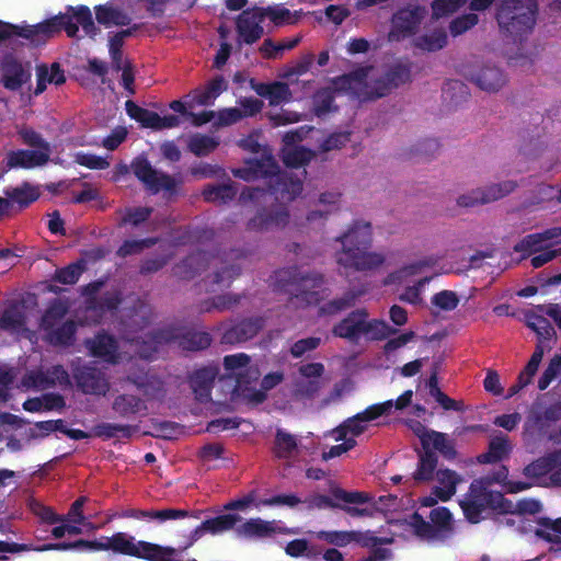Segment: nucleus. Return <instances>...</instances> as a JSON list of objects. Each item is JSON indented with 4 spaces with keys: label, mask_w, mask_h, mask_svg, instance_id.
I'll list each match as a JSON object with an SVG mask.
<instances>
[{
    "label": "nucleus",
    "mask_w": 561,
    "mask_h": 561,
    "mask_svg": "<svg viewBox=\"0 0 561 561\" xmlns=\"http://www.w3.org/2000/svg\"><path fill=\"white\" fill-rule=\"evenodd\" d=\"M112 410L121 419L135 420L139 415H146L148 407L139 396L121 393L113 399Z\"/></svg>",
    "instance_id": "nucleus-24"
},
{
    "label": "nucleus",
    "mask_w": 561,
    "mask_h": 561,
    "mask_svg": "<svg viewBox=\"0 0 561 561\" xmlns=\"http://www.w3.org/2000/svg\"><path fill=\"white\" fill-rule=\"evenodd\" d=\"M273 289L309 305H319L331 291L322 288L325 278L320 272H301L298 266L277 270L272 275Z\"/></svg>",
    "instance_id": "nucleus-3"
},
{
    "label": "nucleus",
    "mask_w": 561,
    "mask_h": 561,
    "mask_svg": "<svg viewBox=\"0 0 561 561\" xmlns=\"http://www.w3.org/2000/svg\"><path fill=\"white\" fill-rule=\"evenodd\" d=\"M447 45V34L444 30H434L414 39V46L425 51H437Z\"/></svg>",
    "instance_id": "nucleus-45"
},
{
    "label": "nucleus",
    "mask_w": 561,
    "mask_h": 561,
    "mask_svg": "<svg viewBox=\"0 0 561 561\" xmlns=\"http://www.w3.org/2000/svg\"><path fill=\"white\" fill-rule=\"evenodd\" d=\"M250 362L251 357L245 353L226 355L224 357V368L227 374L237 377L238 373L245 371L247 368L251 367Z\"/></svg>",
    "instance_id": "nucleus-62"
},
{
    "label": "nucleus",
    "mask_w": 561,
    "mask_h": 561,
    "mask_svg": "<svg viewBox=\"0 0 561 561\" xmlns=\"http://www.w3.org/2000/svg\"><path fill=\"white\" fill-rule=\"evenodd\" d=\"M424 18V10L419 7L401 8L391 18L389 39L399 42L414 35Z\"/></svg>",
    "instance_id": "nucleus-13"
},
{
    "label": "nucleus",
    "mask_w": 561,
    "mask_h": 561,
    "mask_svg": "<svg viewBox=\"0 0 561 561\" xmlns=\"http://www.w3.org/2000/svg\"><path fill=\"white\" fill-rule=\"evenodd\" d=\"M386 80L392 90L411 81V64L396 62L391 65L385 72Z\"/></svg>",
    "instance_id": "nucleus-49"
},
{
    "label": "nucleus",
    "mask_w": 561,
    "mask_h": 561,
    "mask_svg": "<svg viewBox=\"0 0 561 561\" xmlns=\"http://www.w3.org/2000/svg\"><path fill=\"white\" fill-rule=\"evenodd\" d=\"M279 171V167L271 153H263L260 159H249L245 167L233 169L232 174L243 181L250 182L256 179H267L268 186Z\"/></svg>",
    "instance_id": "nucleus-16"
},
{
    "label": "nucleus",
    "mask_w": 561,
    "mask_h": 561,
    "mask_svg": "<svg viewBox=\"0 0 561 561\" xmlns=\"http://www.w3.org/2000/svg\"><path fill=\"white\" fill-rule=\"evenodd\" d=\"M422 448H431V445L437 450L445 459L454 460L457 456L454 440L449 439L445 433L434 430L426 431L419 435Z\"/></svg>",
    "instance_id": "nucleus-32"
},
{
    "label": "nucleus",
    "mask_w": 561,
    "mask_h": 561,
    "mask_svg": "<svg viewBox=\"0 0 561 561\" xmlns=\"http://www.w3.org/2000/svg\"><path fill=\"white\" fill-rule=\"evenodd\" d=\"M289 211L284 204L277 201L260 207L255 215L247 222L250 232H270L285 228L289 222Z\"/></svg>",
    "instance_id": "nucleus-9"
},
{
    "label": "nucleus",
    "mask_w": 561,
    "mask_h": 561,
    "mask_svg": "<svg viewBox=\"0 0 561 561\" xmlns=\"http://www.w3.org/2000/svg\"><path fill=\"white\" fill-rule=\"evenodd\" d=\"M479 23V16L474 12L465 13L453 19L449 23V33L453 37H457L473 28Z\"/></svg>",
    "instance_id": "nucleus-59"
},
{
    "label": "nucleus",
    "mask_w": 561,
    "mask_h": 561,
    "mask_svg": "<svg viewBox=\"0 0 561 561\" xmlns=\"http://www.w3.org/2000/svg\"><path fill=\"white\" fill-rule=\"evenodd\" d=\"M77 323L73 320H67L60 325L51 327L46 333V341L56 347L72 346L76 341Z\"/></svg>",
    "instance_id": "nucleus-33"
},
{
    "label": "nucleus",
    "mask_w": 561,
    "mask_h": 561,
    "mask_svg": "<svg viewBox=\"0 0 561 561\" xmlns=\"http://www.w3.org/2000/svg\"><path fill=\"white\" fill-rule=\"evenodd\" d=\"M134 427L128 424L101 423L95 426V434L99 437L110 439L119 433L123 438L131 437Z\"/></svg>",
    "instance_id": "nucleus-58"
},
{
    "label": "nucleus",
    "mask_w": 561,
    "mask_h": 561,
    "mask_svg": "<svg viewBox=\"0 0 561 561\" xmlns=\"http://www.w3.org/2000/svg\"><path fill=\"white\" fill-rule=\"evenodd\" d=\"M274 531L272 523L261 518H251L242 524L238 533L247 537H266Z\"/></svg>",
    "instance_id": "nucleus-55"
},
{
    "label": "nucleus",
    "mask_w": 561,
    "mask_h": 561,
    "mask_svg": "<svg viewBox=\"0 0 561 561\" xmlns=\"http://www.w3.org/2000/svg\"><path fill=\"white\" fill-rule=\"evenodd\" d=\"M79 25L90 37H95L100 28L95 26L92 12L89 7L80 4L67 5L64 13H58L36 24H12L0 20V43L12 38L22 37L33 47L45 45L50 38L66 32L68 37H76Z\"/></svg>",
    "instance_id": "nucleus-1"
},
{
    "label": "nucleus",
    "mask_w": 561,
    "mask_h": 561,
    "mask_svg": "<svg viewBox=\"0 0 561 561\" xmlns=\"http://www.w3.org/2000/svg\"><path fill=\"white\" fill-rule=\"evenodd\" d=\"M209 265V254L197 250L188 254L172 268L173 275L181 279H192Z\"/></svg>",
    "instance_id": "nucleus-27"
},
{
    "label": "nucleus",
    "mask_w": 561,
    "mask_h": 561,
    "mask_svg": "<svg viewBox=\"0 0 561 561\" xmlns=\"http://www.w3.org/2000/svg\"><path fill=\"white\" fill-rule=\"evenodd\" d=\"M219 146V141L208 135H194L188 140V150L196 157H205Z\"/></svg>",
    "instance_id": "nucleus-52"
},
{
    "label": "nucleus",
    "mask_w": 561,
    "mask_h": 561,
    "mask_svg": "<svg viewBox=\"0 0 561 561\" xmlns=\"http://www.w3.org/2000/svg\"><path fill=\"white\" fill-rule=\"evenodd\" d=\"M49 157L50 153L38 150H12L7 154V165L9 169H33L45 165L49 161Z\"/></svg>",
    "instance_id": "nucleus-28"
},
{
    "label": "nucleus",
    "mask_w": 561,
    "mask_h": 561,
    "mask_svg": "<svg viewBox=\"0 0 561 561\" xmlns=\"http://www.w3.org/2000/svg\"><path fill=\"white\" fill-rule=\"evenodd\" d=\"M518 186L517 182L507 180L496 184L488 185L483 188L472 190L458 197L457 204L461 207H473L484 205L503 198L514 192Z\"/></svg>",
    "instance_id": "nucleus-12"
},
{
    "label": "nucleus",
    "mask_w": 561,
    "mask_h": 561,
    "mask_svg": "<svg viewBox=\"0 0 561 561\" xmlns=\"http://www.w3.org/2000/svg\"><path fill=\"white\" fill-rule=\"evenodd\" d=\"M152 341L158 344L178 342L184 351L198 352L208 348L213 342L210 333L206 331L186 330L180 332L175 328H162L151 333Z\"/></svg>",
    "instance_id": "nucleus-8"
},
{
    "label": "nucleus",
    "mask_w": 561,
    "mask_h": 561,
    "mask_svg": "<svg viewBox=\"0 0 561 561\" xmlns=\"http://www.w3.org/2000/svg\"><path fill=\"white\" fill-rule=\"evenodd\" d=\"M489 483L483 479H474L469 486L467 497L460 501L466 518L472 524L479 523L482 513L488 508L502 514L513 512V502L500 491L489 490Z\"/></svg>",
    "instance_id": "nucleus-6"
},
{
    "label": "nucleus",
    "mask_w": 561,
    "mask_h": 561,
    "mask_svg": "<svg viewBox=\"0 0 561 561\" xmlns=\"http://www.w3.org/2000/svg\"><path fill=\"white\" fill-rule=\"evenodd\" d=\"M301 38L300 35H297L280 43H274L273 39L265 38L260 47V51L267 59H276L280 57L285 50L295 48L301 42Z\"/></svg>",
    "instance_id": "nucleus-43"
},
{
    "label": "nucleus",
    "mask_w": 561,
    "mask_h": 561,
    "mask_svg": "<svg viewBox=\"0 0 561 561\" xmlns=\"http://www.w3.org/2000/svg\"><path fill=\"white\" fill-rule=\"evenodd\" d=\"M217 375V367L211 366L198 368L190 375V386L198 402L207 403L211 400V389Z\"/></svg>",
    "instance_id": "nucleus-23"
},
{
    "label": "nucleus",
    "mask_w": 561,
    "mask_h": 561,
    "mask_svg": "<svg viewBox=\"0 0 561 561\" xmlns=\"http://www.w3.org/2000/svg\"><path fill=\"white\" fill-rule=\"evenodd\" d=\"M259 378L260 371L253 366L247 368L245 371L238 373L233 393L249 403H263L266 400L267 394H264V391H257L255 385Z\"/></svg>",
    "instance_id": "nucleus-17"
},
{
    "label": "nucleus",
    "mask_w": 561,
    "mask_h": 561,
    "mask_svg": "<svg viewBox=\"0 0 561 561\" xmlns=\"http://www.w3.org/2000/svg\"><path fill=\"white\" fill-rule=\"evenodd\" d=\"M94 12L98 23L105 27L127 26L131 22L130 14L113 2L95 5Z\"/></svg>",
    "instance_id": "nucleus-30"
},
{
    "label": "nucleus",
    "mask_w": 561,
    "mask_h": 561,
    "mask_svg": "<svg viewBox=\"0 0 561 561\" xmlns=\"http://www.w3.org/2000/svg\"><path fill=\"white\" fill-rule=\"evenodd\" d=\"M158 242L157 238H145L140 240H125L117 250L119 257H126L140 253L144 249H149Z\"/></svg>",
    "instance_id": "nucleus-63"
},
{
    "label": "nucleus",
    "mask_w": 561,
    "mask_h": 561,
    "mask_svg": "<svg viewBox=\"0 0 561 561\" xmlns=\"http://www.w3.org/2000/svg\"><path fill=\"white\" fill-rule=\"evenodd\" d=\"M302 192V182L300 179L293 176L286 172L276 174L271 185L268 186V194L274 195V199L278 198L293 201Z\"/></svg>",
    "instance_id": "nucleus-26"
},
{
    "label": "nucleus",
    "mask_w": 561,
    "mask_h": 561,
    "mask_svg": "<svg viewBox=\"0 0 561 561\" xmlns=\"http://www.w3.org/2000/svg\"><path fill=\"white\" fill-rule=\"evenodd\" d=\"M369 501L370 496L366 492H350L336 486L331 489V496L324 494H313L304 500L302 503H306L309 510H324L340 507L339 502H343L345 504H364Z\"/></svg>",
    "instance_id": "nucleus-14"
},
{
    "label": "nucleus",
    "mask_w": 561,
    "mask_h": 561,
    "mask_svg": "<svg viewBox=\"0 0 561 561\" xmlns=\"http://www.w3.org/2000/svg\"><path fill=\"white\" fill-rule=\"evenodd\" d=\"M438 463V457L431 448H423L419 453L417 468L413 473L416 482H427L434 478V472Z\"/></svg>",
    "instance_id": "nucleus-38"
},
{
    "label": "nucleus",
    "mask_w": 561,
    "mask_h": 561,
    "mask_svg": "<svg viewBox=\"0 0 561 561\" xmlns=\"http://www.w3.org/2000/svg\"><path fill=\"white\" fill-rule=\"evenodd\" d=\"M525 317L526 325L537 334L539 342L550 340L554 335L553 327L543 316L530 311Z\"/></svg>",
    "instance_id": "nucleus-48"
},
{
    "label": "nucleus",
    "mask_w": 561,
    "mask_h": 561,
    "mask_svg": "<svg viewBox=\"0 0 561 561\" xmlns=\"http://www.w3.org/2000/svg\"><path fill=\"white\" fill-rule=\"evenodd\" d=\"M227 89L228 82L224 76L218 75L208 81L203 90L196 91L195 101L198 105H209Z\"/></svg>",
    "instance_id": "nucleus-39"
},
{
    "label": "nucleus",
    "mask_w": 561,
    "mask_h": 561,
    "mask_svg": "<svg viewBox=\"0 0 561 561\" xmlns=\"http://www.w3.org/2000/svg\"><path fill=\"white\" fill-rule=\"evenodd\" d=\"M543 117L539 114L536 115L535 122L536 125L531 130H524L520 134L522 144L519 146V151L527 157L537 156L543 146V141L541 140V131L542 128L540 124L542 123Z\"/></svg>",
    "instance_id": "nucleus-36"
},
{
    "label": "nucleus",
    "mask_w": 561,
    "mask_h": 561,
    "mask_svg": "<svg viewBox=\"0 0 561 561\" xmlns=\"http://www.w3.org/2000/svg\"><path fill=\"white\" fill-rule=\"evenodd\" d=\"M241 517L237 514H224L204 520V527L208 528V533L218 534L232 529Z\"/></svg>",
    "instance_id": "nucleus-56"
},
{
    "label": "nucleus",
    "mask_w": 561,
    "mask_h": 561,
    "mask_svg": "<svg viewBox=\"0 0 561 561\" xmlns=\"http://www.w3.org/2000/svg\"><path fill=\"white\" fill-rule=\"evenodd\" d=\"M436 479L439 485L432 489V494L442 502L449 501L456 493L457 484L461 481L460 477L456 471L445 468L436 471Z\"/></svg>",
    "instance_id": "nucleus-34"
},
{
    "label": "nucleus",
    "mask_w": 561,
    "mask_h": 561,
    "mask_svg": "<svg viewBox=\"0 0 561 561\" xmlns=\"http://www.w3.org/2000/svg\"><path fill=\"white\" fill-rule=\"evenodd\" d=\"M561 374V355L553 356L542 375L538 379L539 390H546L550 383Z\"/></svg>",
    "instance_id": "nucleus-64"
},
{
    "label": "nucleus",
    "mask_w": 561,
    "mask_h": 561,
    "mask_svg": "<svg viewBox=\"0 0 561 561\" xmlns=\"http://www.w3.org/2000/svg\"><path fill=\"white\" fill-rule=\"evenodd\" d=\"M153 318L151 306L137 296L128 297V305L122 310L121 323L130 333H137L150 325Z\"/></svg>",
    "instance_id": "nucleus-15"
},
{
    "label": "nucleus",
    "mask_w": 561,
    "mask_h": 561,
    "mask_svg": "<svg viewBox=\"0 0 561 561\" xmlns=\"http://www.w3.org/2000/svg\"><path fill=\"white\" fill-rule=\"evenodd\" d=\"M313 110L318 117H322L333 110L334 106V93L330 89H322L316 92L313 95Z\"/></svg>",
    "instance_id": "nucleus-57"
},
{
    "label": "nucleus",
    "mask_w": 561,
    "mask_h": 561,
    "mask_svg": "<svg viewBox=\"0 0 561 561\" xmlns=\"http://www.w3.org/2000/svg\"><path fill=\"white\" fill-rule=\"evenodd\" d=\"M1 69V83L10 91L20 90L31 80V71L25 69L22 62L14 57H7L2 62Z\"/></svg>",
    "instance_id": "nucleus-25"
},
{
    "label": "nucleus",
    "mask_w": 561,
    "mask_h": 561,
    "mask_svg": "<svg viewBox=\"0 0 561 561\" xmlns=\"http://www.w3.org/2000/svg\"><path fill=\"white\" fill-rule=\"evenodd\" d=\"M335 241L342 244L341 251L335 255L336 262L344 268L368 272L377 270L386 262L383 254L368 251L373 243V227L369 221L354 220Z\"/></svg>",
    "instance_id": "nucleus-2"
},
{
    "label": "nucleus",
    "mask_w": 561,
    "mask_h": 561,
    "mask_svg": "<svg viewBox=\"0 0 561 561\" xmlns=\"http://www.w3.org/2000/svg\"><path fill=\"white\" fill-rule=\"evenodd\" d=\"M313 157L314 152L311 149L295 147L284 151L283 162L288 168L297 169L308 164Z\"/></svg>",
    "instance_id": "nucleus-51"
},
{
    "label": "nucleus",
    "mask_w": 561,
    "mask_h": 561,
    "mask_svg": "<svg viewBox=\"0 0 561 561\" xmlns=\"http://www.w3.org/2000/svg\"><path fill=\"white\" fill-rule=\"evenodd\" d=\"M4 194L10 198L11 205L18 204L21 208L30 206L32 203L39 198L38 188L32 186L27 182H24L19 187L7 190Z\"/></svg>",
    "instance_id": "nucleus-40"
},
{
    "label": "nucleus",
    "mask_w": 561,
    "mask_h": 561,
    "mask_svg": "<svg viewBox=\"0 0 561 561\" xmlns=\"http://www.w3.org/2000/svg\"><path fill=\"white\" fill-rule=\"evenodd\" d=\"M84 345L93 357L110 364L118 360V342L116 337L105 331L98 332L92 339H87Z\"/></svg>",
    "instance_id": "nucleus-20"
},
{
    "label": "nucleus",
    "mask_w": 561,
    "mask_h": 561,
    "mask_svg": "<svg viewBox=\"0 0 561 561\" xmlns=\"http://www.w3.org/2000/svg\"><path fill=\"white\" fill-rule=\"evenodd\" d=\"M358 294L347 290L342 297L331 299L319 307L320 316H336L340 312L355 306Z\"/></svg>",
    "instance_id": "nucleus-41"
},
{
    "label": "nucleus",
    "mask_w": 561,
    "mask_h": 561,
    "mask_svg": "<svg viewBox=\"0 0 561 561\" xmlns=\"http://www.w3.org/2000/svg\"><path fill=\"white\" fill-rule=\"evenodd\" d=\"M297 448L294 435L278 428L275 435V454L278 458H287Z\"/></svg>",
    "instance_id": "nucleus-61"
},
{
    "label": "nucleus",
    "mask_w": 561,
    "mask_h": 561,
    "mask_svg": "<svg viewBox=\"0 0 561 561\" xmlns=\"http://www.w3.org/2000/svg\"><path fill=\"white\" fill-rule=\"evenodd\" d=\"M263 19L268 18L275 26L295 24L298 21V12L294 14L283 5L259 8Z\"/></svg>",
    "instance_id": "nucleus-44"
},
{
    "label": "nucleus",
    "mask_w": 561,
    "mask_h": 561,
    "mask_svg": "<svg viewBox=\"0 0 561 561\" xmlns=\"http://www.w3.org/2000/svg\"><path fill=\"white\" fill-rule=\"evenodd\" d=\"M511 451L508 438L504 434L494 436L489 442L488 451L479 455L477 460L479 463H495L503 460Z\"/></svg>",
    "instance_id": "nucleus-37"
},
{
    "label": "nucleus",
    "mask_w": 561,
    "mask_h": 561,
    "mask_svg": "<svg viewBox=\"0 0 561 561\" xmlns=\"http://www.w3.org/2000/svg\"><path fill=\"white\" fill-rule=\"evenodd\" d=\"M90 311L99 314L116 311L123 301L119 290L105 291L99 299H93Z\"/></svg>",
    "instance_id": "nucleus-47"
},
{
    "label": "nucleus",
    "mask_w": 561,
    "mask_h": 561,
    "mask_svg": "<svg viewBox=\"0 0 561 561\" xmlns=\"http://www.w3.org/2000/svg\"><path fill=\"white\" fill-rule=\"evenodd\" d=\"M83 271L84 261L79 260L75 263H70L65 267L57 268L53 279L64 285H73L79 280Z\"/></svg>",
    "instance_id": "nucleus-53"
},
{
    "label": "nucleus",
    "mask_w": 561,
    "mask_h": 561,
    "mask_svg": "<svg viewBox=\"0 0 561 561\" xmlns=\"http://www.w3.org/2000/svg\"><path fill=\"white\" fill-rule=\"evenodd\" d=\"M392 410V401L387 400L373 404L364 411L345 420L350 434L354 437L362 435L367 430V423L377 420L381 415L389 414Z\"/></svg>",
    "instance_id": "nucleus-22"
},
{
    "label": "nucleus",
    "mask_w": 561,
    "mask_h": 561,
    "mask_svg": "<svg viewBox=\"0 0 561 561\" xmlns=\"http://www.w3.org/2000/svg\"><path fill=\"white\" fill-rule=\"evenodd\" d=\"M72 377L77 388L84 394L105 396L110 390L105 374L95 366L78 364L72 367Z\"/></svg>",
    "instance_id": "nucleus-11"
},
{
    "label": "nucleus",
    "mask_w": 561,
    "mask_h": 561,
    "mask_svg": "<svg viewBox=\"0 0 561 561\" xmlns=\"http://www.w3.org/2000/svg\"><path fill=\"white\" fill-rule=\"evenodd\" d=\"M368 312L364 308L351 311L345 318L333 325L332 334L350 342H357L364 335V321Z\"/></svg>",
    "instance_id": "nucleus-21"
},
{
    "label": "nucleus",
    "mask_w": 561,
    "mask_h": 561,
    "mask_svg": "<svg viewBox=\"0 0 561 561\" xmlns=\"http://www.w3.org/2000/svg\"><path fill=\"white\" fill-rule=\"evenodd\" d=\"M325 371L322 363H307L298 367L299 377L293 382V396L298 400L314 398L322 388Z\"/></svg>",
    "instance_id": "nucleus-10"
},
{
    "label": "nucleus",
    "mask_w": 561,
    "mask_h": 561,
    "mask_svg": "<svg viewBox=\"0 0 561 561\" xmlns=\"http://www.w3.org/2000/svg\"><path fill=\"white\" fill-rule=\"evenodd\" d=\"M262 317L245 318L225 330L221 336L222 344H239L253 339L264 327Z\"/></svg>",
    "instance_id": "nucleus-18"
},
{
    "label": "nucleus",
    "mask_w": 561,
    "mask_h": 561,
    "mask_svg": "<svg viewBox=\"0 0 561 561\" xmlns=\"http://www.w3.org/2000/svg\"><path fill=\"white\" fill-rule=\"evenodd\" d=\"M470 80L483 91L496 92L505 84L506 77L495 66H483L474 73H471Z\"/></svg>",
    "instance_id": "nucleus-31"
},
{
    "label": "nucleus",
    "mask_w": 561,
    "mask_h": 561,
    "mask_svg": "<svg viewBox=\"0 0 561 561\" xmlns=\"http://www.w3.org/2000/svg\"><path fill=\"white\" fill-rule=\"evenodd\" d=\"M263 21L259 8L242 11L236 23L239 38L248 45L256 43L264 33Z\"/></svg>",
    "instance_id": "nucleus-19"
},
{
    "label": "nucleus",
    "mask_w": 561,
    "mask_h": 561,
    "mask_svg": "<svg viewBox=\"0 0 561 561\" xmlns=\"http://www.w3.org/2000/svg\"><path fill=\"white\" fill-rule=\"evenodd\" d=\"M371 66L359 67L334 79L336 91L352 95L360 102L375 101L389 95L392 91L386 76L382 75L368 81Z\"/></svg>",
    "instance_id": "nucleus-5"
},
{
    "label": "nucleus",
    "mask_w": 561,
    "mask_h": 561,
    "mask_svg": "<svg viewBox=\"0 0 561 561\" xmlns=\"http://www.w3.org/2000/svg\"><path fill=\"white\" fill-rule=\"evenodd\" d=\"M131 169L135 176L151 194H158L161 191L169 195L178 194V186L181 181H176L168 173L156 170L146 157L135 158L131 162Z\"/></svg>",
    "instance_id": "nucleus-7"
},
{
    "label": "nucleus",
    "mask_w": 561,
    "mask_h": 561,
    "mask_svg": "<svg viewBox=\"0 0 561 561\" xmlns=\"http://www.w3.org/2000/svg\"><path fill=\"white\" fill-rule=\"evenodd\" d=\"M237 193L236 185L229 181L224 184H207L202 191V196L207 203L225 205L232 202Z\"/></svg>",
    "instance_id": "nucleus-35"
},
{
    "label": "nucleus",
    "mask_w": 561,
    "mask_h": 561,
    "mask_svg": "<svg viewBox=\"0 0 561 561\" xmlns=\"http://www.w3.org/2000/svg\"><path fill=\"white\" fill-rule=\"evenodd\" d=\"M538 10L537 0H501L496 7L495 20L504 35L515 41L522 39L533 32Z\"/></svg>",
    "instance_id": "nucleus-4"
},
{
    "label": "nucleus",
    "mask_w": 561,
    "mask_h": 561,
    "mask_svg": "<svg viewBox=\"0 0 561 561\" xmlns=\"http://www.w3.org/2000/svg\"><path fill=\"white\" fill-rule=\"evenodd\" d=\"M556 472L552 468L550 459L547 454L535 459L523 469V474L531 480H538L550 473Z\"/></svg>",
    "instance_id": "nucleus-54"
},
{
    "label": "nucleus",
    "mask_w": 561,
    "mask_h": 561,
    "mask_svg": "<svg viewBox=\"0 0 561 561\" xmlns=\"http://www.w3.org/2000/svg\"><path fill=\"white\" fill-rule=\"evenodd\" d=\"M125 110L127 115L140 124L144 128H151L154 130L156 123L158 122V113L144 108L136 104L134 101L128 100L125 103Z\"/></svg>",
    "instance_id": "nucleus-42"
},
{
    "label": "nucleus",
    "mask_w": 561,
    "mask_h": 561,
    "mask_svg": "<svg viewBox=\"0 0 561 561\" xmlns=\"http://www.w3.org/2000/svg\"><path fill=\"white\" fill-rule=\"evenodd\" d=\"M398 333V329L389 325L383 320L374 319L364 321V335L369 336L370 340L382 341Z\"/></svg>",
    "instance_id": "nucleus-50"
},
{
    "label": "nucleus",
    "mask_w": 561,
    "mask_h": 561,
    "mask_svg": "<svg viewBox=\"0 0 561 561\" xmlns=\"http://www.w3.org/2000/svg\"><path fill=\"white\" fill-rule=\"evenodd\" d=\"M411 526L419 538L434 540L440 536L437 533V527H435L431 520H425L423 516L416 512L411 516Z\"/></svg>",
    "instance_id": "nucleus-60"
},
{
    "label": "nucleus",
    "mask_w": 561,
    "mask_h": 561,
    "mask_svg": "<svg viewBox=\"0 0 561 561\" xmlns=\"http://www.w3.org/2000/svg\"><path fill=\"white\" fill-rule=\"evenodd\" d=\"M538 525L541 526V528L535 530L536 537L547 542L561 543V517L554 520L548 517H541L538 519Z\"/></svg>",
    "instance_id": "nucleus-46"
},
{
    "label": "nucleus",
    "mask_w": 561,
    "mask_h": 561,
    "mask_svg": "<svg viewBox=\"0 0 561 561\" xmlns=\"http://www.w3.org/2000/svg\"><path fill=\"white\" fill-rule=\"evenodd\" d=\"M561 236V228L547 229L543 232L530 233L519 240L513 248L516 253L523 257L529 256L542 250L547 241Z\"/></svg>",
    "instance_id": "nucleus-29"
}]
</instances>
